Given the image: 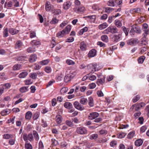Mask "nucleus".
Masks as SVG:
<instances>
[{
  "mask_svg": "<svg viewBox=\"0 0 149 149\" xmlns=\"http://www.w3.org/2000/svg\"><path fill=\"white\" fill-rule=\"evenodd\" d=\"M99 116V114L97 112H93L89 114L88 118V119L90 120L95 119L93 121L98 123L102 120V119L100 118H97Z\"/></svg>",
  "mask_w": 149,
  "mask_h": 149,
  "instance_id": "nucleus-1",
  "label": "nucleus"
},
{
  "mask_svg": "<svg viewBox=\"0 0 149 149\" xmlns=\"http://www.w3.org/2000/svg\"><path fill=\"white\" fill-rule=\"evenodd\" d=\"M97 66L98 65L96 63L90 64L86 66V69L90 72L93 73L96 71L99 70V69L97 68Z\"/></svg>",
  "mask_w": 149,
  "mask_h": 149,
  "instance_id": "nucleus-2",
  "label": "nucleus"
},
{
  "mask_svg": "<svg viewBox=\"0 0 149 149\" xmlns=\"http://www.w3.org/2000/svg\"><path fill=\"white\" fill-rule=\"evenodd\" d=\"M118 30L115 26H110L104 31V33L105 34H108L109 33H117Z\"/></svg>",
  "mask_w": 149,
  "mask_h": 149,
  "instance_id": "nucleus-3",
  "label": "nucleus"
},
{
  "mask_svg": "<svg viewBox=\"0 0 149 149\" xmlns=\"http://www.w3.org/2000/svg\"><path fill=\"white\" fill-rule=\"evenodd\" d=\"M76 132L79 134H85L87 133V130L85 127H80L77 128Z\"/></svg>",
  "mask_w": 149,
  "mask_h": 149,
  "instance_id": "nucleus-4",
  "label": "nucleus"
},
{
  "mask_svg": "<svg viewBox=\"0 0 149 149\" xmlns=\"http://www.w3.org/2000/svg\"><path fill=\"white\" fill-rule=\"evenodd\" d=\"M73 105L76 109L79 111H81L84 109V106L78 101L74 102L73 103Z\"/></svg>",
  "mask_w": 149,
  "mask_h": 149,
  "instance_id": "nucleus-5",
  "label": "nucleus"
},
{
  "mask_svg": "<svg viewBox=\"0 0 149 149\" xmlns=\"http://www.w3.org/2000/svg\"><path fill=\"white\" fill-rule=\"evenodd\" d=\"M141 32V31L139 27H138L132 26L131 29L130 33L131 35H134L135 33H140Z\"/></svg>",
  "mask_w": 149,
  "mask_h": 149,
  "instance_id": "nucleus-6",
  "label": "nucleus"
},
{
  "mask_svg": "<svg viewBox=\"0 0 149 149\" xmlns=\"http://www.w3.org/2000/svg\"><path fill=\"white\" fill-rule=\"evenodd\" d=\"M72 3V2L69 1L64 2L63 5V8L65 10H68L71 7Z\"/></svg>",
  "mask_w": 149,
  "mask_h": 149,
  "instance_id": "nucleus-7",
  "label": "nucleus"
},
{
  "mask_svg": "<svg viewBox=\"0 0 149 149\" xmlns=\"http://www.w3.org/2000/svg\"><path fill=\"white\" fill-rule=\"evenodd\" d=\"M74 11L77 13H83L84 11L85 8L84 6H80L78 8H74Z\"/></svg>",
  "mask_w": 149,
  "mask_h": 149,
  "instance_id": "nucleus-8",
  "label": "nucleus"
},
{
  "mask_svg": "<svg viewBox=\"0 0 149 149\" xmlns=\"http://www.w3.org/2000/svg\"><path fill=\"white\" fill-rule=\"evenodd\" d=\"M137 43V39L134 38L130 39L127 42V43L128 45H136Z\"/></svg>",
  "mask_w": 149,
  "mask_h": 149,
  "instance_id": "nucleus-9",
  "label": "nucleus"
},
{
  "mask_svg": "<svg viewBox=\"0 0 149 149\" xmlns=\"http://www.w3.org/2000/svg\"><path fill=\"white\" fill-rule=\"evenodd\" d=\"M96 50L95 49H93L89 51L88 54V56L90 57H93L96 55Z\"/></svg>",
  "mask_w": 149,
  "mask_h": 149,
  "instance_id": "nucleus-10",
  "label": "nucleus"
},
{
  "mask_svg": "<svg viewBox=\"0 0 149 149\" xmlns=\"http://www.w3.org/2000/svg\"><path fill=\"white\" fill-rule=\"evenodd\" d=\"M37 59L36 55L35 54H31L29 58V61L31 63L33 62L36 61Z\"/></svg>",
  "mask_w": 149,
  "mask_h": 149,
  "instance_id": "nucleus-11",
  "label": "nucleus"
},
{
  "mask_svg": "<svg viewBox=\"0 0 149 149\" xmlns=\"http://www.w3.org/2000/svg\"><path fill=\"white\" fill-rule=\"evenodd\" d=\"M120 34L114 35L112 38V40L114 42H117L120 40Z\"/></svg>",
  "mask_w": 149,
  "mask_h": 149,
  "instance_id": "nucleus-12",
  "label": "nucleus"
},
{
  "mask_svg": "<svg viewBox=\"0 0 149 149\" xmlns=\"http://www.w3.org/2000/svg\"><path fill=\"white\" fill-rule=\"evenodd\" d=\"M3 37L6 38L8 36L9 30L7 27H4L3 29Z\"/></svg>",
  "mask_w": 149,
  "mask_h": 149,
  "instance_id": "nucleus-13",
  "label": "nucleus"
},
{
  "mask_svg": "<svg viewBox=\"0 0 149 149\" xmlns=\"http://www.w3.org/2000/svg\"><path fill=\"white\" fill-rule=\"evenodd\" d=\"M10 113V110L9 109H6L2 111L0 113L1 114L2 116H6Z\"/></svg>",
  "mask_w": 149,
  "mask_h": 149,
  "instance_id": "nucleus-14",
  "label": "nucleus"
},
{
  "mask_svg": "<svg viewBox=\"0 0 149 149\" xmlns=\"http://www.w3.org/2000/svg\"><path fill=\"white\" fill-rule=\"evenodd\" d=\"M143 142V141L141 139H138L135 141V145L136 146H140L142 145Z\"/></svg>",
  "mask_w": 149,
  "mask_h": 149,
  "instance_id": "nucleus-15",
  "label": "nucleus"
},
{
  "mask_svg": "<svg viewBox=\"0 0 149 149\" xmlns=\"http://www.w3.org/2000/svg\"><path fill=\"white\" fill-rule=\"evenodd\" d=\"M86 17L90 19L91 22L94 23L96 19V15H89L86 16Z\"/></svg>",
  "mask_w": 149,
  "mask_h": 149,
  "instance_id": "nucleus-16",
  "label": "nucleus"
},
{
  "mask_svg": "<svg viewBox=\"0 0 149 149\" xmlns=\"http://www.w3.org/2000/svg\"><path fill=\"white\" fill-rule=\"evenodd\" d=\"M56 121L58 124L61 123L63 121L62 117L60 115H57L56 117Z\"/></svg>",
  "mask_w": 149,
  "mask_h": 149,
  "instance_id": "nucleus-17",
  "label": "nucleus"
},
{
  "mask_svg": "<svg viewBox=\"0 0 149 149\" xmlns=\"http://www.w3.org/2000/svg\"><path fill=\"white\" fill-rule=\"evenodd\" d=\"M88 102V100L86 98L83 97H81V98L79 100V102L82 105L86 104Z\"/></svg>",
  "mask_w": 149,
  "mask_h": 149,
  "instance_id": "nucleus-18",
  "label": "nucleus"
},
{
  "mask_svg": "<svg viewBox=\"0 0 149 149\" xmlns=\"http://www.w3.org/2000/svg\"><path fill=\"white\" fill-rule=\"evenodd\" d=\"M80 48L81 50L85 51L86 48V45L85 42L84 41L81 42L80 44Z\"/></svg>",
  "mask_w": 149,
  "mask_h": 149,
  "instance_id": "nucleus-19",
  "label": "nucleus"
},
{
  "mask_svg": "<svg viewBox=\"0 0 149 149\" xmlns=\"http://www.w3.org/2000/svg\"><path fill=\"white\" fill-rule=\"evenodd\" d=\"M66 35L65 33L64 30H62L56 34V36L58 38H62L65 35Z\"/></svg>",
  "mask_w": 149,
  "mask_h": 149,
  "instance_id": "nucleus-20",
  "label": "nucleus"
},
{
  "mask_svg": "<svg viewBox=\"0 0 149 149\" xmlns=\"http://www.w3.org/2000/svg\"><path fill=\"white\" fill-rule=\"evenodd\" d=\"M31 44L33 46V45L35 46L39 45H41V42L39 40H33L31 41Z\"/></svg>",
  "mask_w": 149,
  "mask_h": 149,
  "instance_id": "nucleus-21",
  "label": "nucleus"
},
{
  "mask_svg": "<svg viewBox=\"0 0 149 149\" xmlns=\"http://www.w3.org/2000/svg\"><path fill=\"white\" fill-rule=\"evenodd\" d=\"M9 32L12 35L17 34L19 32L18 30L13 28H10L9 29Z\"/></svg>",
  "mask_w": 149,
  "mask_h": 149,
  "instance_id": "nucleus-22",
  "label": "nucleus"
},
{
  "mask_svg": "<svg viewBox=\"0 0 149 149\" xmlns=\"http://www.w3.org/2000/svg\"><path fill=\"white\" fill-rule=\"evenodd\" d=\"M28 74V73L26 71H24L21 72L18 75L20 78H24Z\"/></svg>",
  "mask_w": 149,
  "mask_h": 149,
  "instance_id": "nucleus-23",
  "label": "nucleus"
},
{
  "mask_svg": "<svg viewBox=\"0 0 149 149\" xmlns=\"http://www.w3.org/2000/svg\"><path fill=\"white\" fill-rule=\"evenodd\" d=\"M64 107L66 109H70L73 108L72 104L70 102H67L64 104Z\"/></svg>",
  "mask_w": 149,
  "mask_h": 149,
  "instance_id": "nucleus-24",
  "label": "nucleus"
},
{
  "mask_svg": "<svg viewBox=\"0 0 149 149\" xmlns=\"http://www.w3.org/2000/svg\"><path fill=\"white\" fill-rule=\"evenodd\" d=\"M71 27L70 25H68L64 29H63L64 30L65 33L67 34H68L70 32L71 30Z\"/></svg>",
  "mask_w": 149,
  "mask_h": 149,
  "instance_id": "nucleus-25",
  "label": "nucleus"
},
{
  "mask_svg": "<svg viewBox=\"0 0 149 149\" xmlns=\"http://www.w3.org/2000/svg\"><path fill=\"white\" fill-rule=\"evenodd\" d=\"M141 11V9L139 8H136L131 9L130 12L132 13H139Z\"/></svg>",
  "mask_w": 149,
  "mask_h": 149,
  "instance_id": "nucleus-26",
  "label": "nucleus"
},
{
  "mask_svg": "<svg viewBox=\"0 0 149 149\" xmlns=\"http://www.w3.org/2000/svg\"><path fill=\"white\" fill-rule=\"evenodd\" d=\"M88 104L91 107H92L94 106V101L92 97H90L88 98Z\"/></svg>",
  "mask_w": 149,
  "mask_h": 149,
  "instance_id": "nucleus-27",
  "label": "nucleus"
},
{
  "mask_svg": "<svg viewBox=\"0 0 149 149\" xmlns=\"http://www.w3.org/2000/svg\"><path fill=\"white\" fill-rule=\"evenodd\" d=\"M36 51V49L35 47L32 46V47L28 48L27 51L29 53H31L35 52Z\"/></svg>",
  "mask_w": 149,
  "mask_h": 149,
  "instance_id": "nucleus-28",
  "label": "nucleus"
},
{
  "mask_svg": "<svg viewBox=\"0 0 149 149\" xmlns=\"http://www.w3.org/2000/svg\"><path fill=\"white\" fill-rule=\"evenodd\" d=\"M32 113L31 111H28L25 115V118L26 120H30L31 118Z\"/></svg>",
  "mask_w": 149,
  "mask_h": 149,
  "instance_id": "nucleus-29",
  "label": "nucleus"
},
{
  "mask_svg": "<svg viewBox=\"0 0 149 149\" xmlns=\"http://www.w3.org/2000/svg\"><path fill=\"white\" fill-rule=\"evenodd\" d=\"M50 3L49 1H47L45 4V9L46 11H49L51 9Z\"/></svg>",
  "mask_w": 149,
  "mask_h": 149,
  "instance_id": "nucleus-30",
  "label": "nucleus"
},
{
  "mask_svg": "<svg viewBox=\"0 0 149 149\" xmlns=\"http://www.w3.org/2000/svg\"><path fill=\"white\" fill-rule=\"evenodd\" d=\"M108 26V25L106 23H103L99 26V29L100 30H102L107 27Z\"/></svg>",
  "mask_w": 149,
  "mask_h": 149,
  "instance_id": "nucleus-31",
  "label": "nucleus"
},
{
  "mask_svg": "<svg viewBox=\"0 0 149 149\" xmlns=\"http://www.w3.org/2000/svg\"><path fill=\"white\" fill-rule=\"evenodd\" d=\"M114 10L113 8H112L109 7H107L104 8V12L109 14L111 13L112 11Z\"/></svg>",
  "mask_w": 149,
  "mask_h": 149,
  "instance_id": "nucleus-32",
  "label": "nucleus"
},
{
  "mask_svg": "<svg viewBox=\"0 0 149 149\" xmlns=\"http://www.w3.org/2000/svg\"><path fill=\"white\" fill-rule=\"evenodd\" d=\"M22 46V43L20 41H17L15 45V47L16 49H19Z\"/></svg>",
  "mask_w": 149,
  "mask_h": 149,
  "instance_id": "nucleus-33",
  "label": "nucleus"
},
{
  "mask_svg": "<svg viewBox=\"0 0 149 149\" xmlns=\"http://www.w3.org/2000/svg\"><path fill=\"white\" fill-rule=\"evenodd\" d=\"M135 134V131H132L130 132L127 135V138L129 139L132 138L134 136Z\"/></svg>",
  "mask_w": 149,
  "mask_h": 149,
  "instance_id": "nucleus-34",
  "label": "nucleus"
},
{
  "mask_svg": "<svg viewBox=\"0 0 149 149\" xmlns=\"http://www.w3.org/2000/svg\"><path fill=\"white\" fill-rule=\"evenodd\" d=\"M3 138L5 139H8L13 137V135L8 134H5L3 135Z\"/></svg>",
  "mask_w": 149,
  "mask_h": 149,
  "instance_id": "nucleus-35",
  "label": "nucleus"
},
{
  "mask_svg": "<svg viewBox=\"0 0 149 149\" xmlns=\"http://www.w3.org/2000/svg\"><path fill=\"white\" fill-rule=\"evenodd\" d=\"M88 30V28L87 27H85L80 30L79 33L80 35H82L84 33L87 31Z\"/></svg>",
  "mask_w": 149,
  "mask_h": 149,
  "instance_id": "nucleus-36",
  "label": "nucleus"
},
{
  "mask_svg": "<svg viewBox=\"0 0 149 149\" xmlns=\"http://www.w3.org/2000/svg\"><path fill=\"white\" fill-rule=\"evenodd\" d=\"M21 68V65L20 64H16L14 65L13 69L14 70H20Z\"/></svg>",
  "mask_w": 149,
  "mask_h": 149,
  "instance_id": "nucleus-37",
  "label": "nucleus"
},
{
  "mask_svg": "<svg viewBox=\"0 0 149 149\" xmlns=\"http://www.w3.org/2000/svg\"><path fill=\"white\" fill-rule=\"evenodd\" d=\"M101 38L102 40L105 42H107L108 41V36L106 35H103L101 36Z\"/></svg>",
  "mask_w": 149,
  "mask_h": 149,
  "instance_id": "nucleus-38",
  "label": "nucleus"
},
{
  "mask_svg": "<svg viewBox=\"0 0 149 149\" xmlns=\"http://www.w3.org/2000/svg\"><path fill=\"white\" fill-rule=\"evenodd\" d=\"M28 88L27 86L22 87L20 89V91L22 93L26 92L28 91Z\"/></svg>",
  "mask_w": 149,
  "mask_h": 149,
  "instance_id": "nucleus-39",
  "label": "nucleus"
},
{
  "mask_svg": "<svg viewBox=\"0 0 149 149\" xmlns=\"http://www.w3.org/2000/svg\"><path fill=\"white\" fill-rule=\"evenodd\" d=\"M145 58L146 57L144 56H140L138 58V63H142L143 62Z\"/></svg>",
  "mask_w": 149,
  "mask_h": 149,
  "instance_id": "nucleus-40",
  "label": "nucleus"
},
{
  "mask_svg": "<svg viewBox=\"0 0 149 149\" xmlns=\"http://www.w3.org/2000/svg\"><path fill=\"white\" fill-rule=\"evenodd\" d=\"M115 0H109L107 3V5L108 6L113 7L115 6Z\"/></svg>",
  "mask_w": 149,
  "mask_h": 149,
  "instance_id": "nucleus-41",
  "label": "nucleus"
},
{
  "mask_svg": "<svg viewBox=\"0 0 149 149\" xmlns=\"http://www.w3.org/2000/svg\"><path fill=\"white\" fill-rule=\"evenodd\" d=\"M49 59H46L41 61L40 62V64L42 65L47 64L49 62Z\"/></svg>",
  "mask_w": 149,
  "mask_h": 149,
  "instance_id": "nucleus-42",
  "label": "nucleus"
},
{
  "mask_svg": "<svg viewBox=\"0 0 149 149\" xmlns=\"http://www.w3.org/2000/svg\"><path fill=\"white\" fill-rule=\"evenodd\" d=\"M105 80L103 79H100L97 80L96 83L98 85H101L104 84Z\"/></svg>",
  "mask_w": 149,
  "mask_h": 149,
  "instance_id": "nucleus-43",
  "label": "nucleus"
},
{
  "mask_svg": "<svg viewBox=\"0 0 149 149\" xmlns=\"http://www.w3.org/2000/svg\"><path fill=\"white\" fill-rule=\"evenodd\" d=\"M141 45H146L148 44L146 38L143 37L141 39Z\"/></svg>",
  "mask_w": 149,
  "mask_h": 149,
  "instance_id": "nucleus-44",
  "label": "nucleus"
},
{
  "mask_svg": "<svg viewBox=\"0 0 149 149\" xmlns=\"http://www.w3.org/2000/svg\"><path fill=\"white\" fill-rule=\"evenodd\" d=\"M126 134L124 132H120L117 134V136L118 138L122 139L124 138L126 136Z\"/></svg>",
  "mask_w": 149,
  "mask_h": 149,
  "instance_id": "nucleus-45",
  "label": "nucleus"
},
{
  "mask_svg": "<svg viewBox=\"0 0 149 149\" xmlns=\"http://www.w3.org/2000/svg\"><path fill=\"white\" fill-rule=\"evenodd\" d=\"M30 77L33 79H35L37 78V74L35 72L31 73L29 74Z\"/></svg>",
  "mask_w": 149,
  "mask_h": 149,
  "instance_id": "nucleus-46",
  "label": "nucleus"
},
{
  "mask_svg": "<svg viewBox=\"0 0 149 149\" xmlns=\"http://www.w3.org/2000/svg\"><path fill=\"white\" fill-rule=\"evenodd\" d=\"M140 98V96L139 95H137L134 97L132 99V101L134 102H136L139 100Z\"/></svg>",
  "mask_w": 149,
  "mask_h": 149,
  "instance_id": "nucleus-47",
  "label": "nucleus"
},
{
  "mask_svg": "<svg viewBox=\"0 0 149 149\" xmlns=\"http://www.w3.org/2000/svg\"><path fill=\"white\" fill-rule=\"evenodd\" d=\"M33 134L35 139L37 141L39 139V137L37 132L36 131H33Z\"/></svg>",
  "mask_w": 149,
  "mask_h": 149,
  "instance_id": "nucleus-48",
  "label": "nucleus"
},
{
  "mask_svg": "<svg viewBox=\"0 0 149 149\" xmlns=\"http://www.w3.org/2000/svg\"><path fill=\"white\" fill-rule=\"evenodd\" d=\"M123 30L125 33L126 36H127L128 34V32L129 31V29H128L125 26H123L122 27Z\"/></svg>",
  "mask_w": 149,
  "mask_h": 149,
  "instance_id": "nucleus-49",
  "label": "nucleus"
},
{
  "mask_svg": "<svg viewBox=\"0 0 149 149\" xmlns=\"http://www.w3.org/2000/svg\"><path fill=\"white\" fill-rule=\"evenodd\" d=\"M29 36L31 38H33L36 37V32L35 31H31L30 32Z\"/></svg>",
  "mask_w": 149,
  "mask_h": 149,
  "instance_id": "nucleus-50",
  "label": "nucleus"
},
{
  "mask_svg": "<svg viewBox=\"0 0 149 149\" xmlns=\"http://www.w3.org/2000/svg\"><path fill=\"white\" fill-rule=\"evenodd\" d=\"M58 22V20L56 17H53L52 20L50 21V23L52 24H54L57 23Z\"/></svg>",
  "mask_w": 149,
  "mask_h": 149,
  "instance_id": "nucleus-51",
  "label": "nucleus"
},
{
  "mask_svg": "<svg viewBox=\"0 0 149 149\" xmlns=\"http://www.w3.org/2000/svg\"><path fill=\"white\" fill-rule=\"evenodd\" d=\"M66 63L69 65H74L75 64L74 61L70 59H67L66 61Z\"/></svg>",
  "mask_w": 149,
  "mask_h": 149,
  "instance_id": "nucleus-52",
  "label": "nucleus"
},
{
  "mask_svg": "<svg viewBox=\"0 0 149 149\" xmlns=\"http://www.w3.org/2000/svg\"><path fill=\"white\" fill-rule=\"evenodd\" d=\"M11 86V85L9 83H6L4 84L2 88H3V90L5 89H8L10 88Z\"/></svg>",
  "mask_w": 149,
  "mask_h": 149,
  "instance_id": "nucleus-53",
  "label": "nucleus"
},
{
  "mask_svg": "<svg viewBox=\"0 0 149 149\" xmlns=\"http://www.w3.org/2000/svg\"><path fill=\"white\" fill-rule=\"evenodd\" d=\"M40 113L38 112H36L33 115V120H35L37 119L39 117Z\"/></svg>",
  "mask_w": 149,
  "mask_h": 149,
  "instance_id": "nucleus-54",
  "label": "nucleus"
},
{
  "mask_svg": "<svg viewBox=\"0 0 149 149\" xmlns=\"http://www.w3.org/2000/svg\"><path fill=\"white\" fill-rule=\"evenodd\" d=\"M68 90V88L67 87H64L62 88L60 92L61 94H64L67 92Z\"/></svg>",
  "mask_w": 149,
  "mask_h": 149,
  "instance_id": "nucleus-55",
  "label": "nucleus"
},
{
  "mask_svg": "<svg viewBox=\"0 0 149 149\" xmlns=\"http://www.w3.org/2000/svg\"><path fill=\"white\" fill-rule=\"evenodd\" d=\"M26 149H32V147L30 143H26L25 145Z\"/></svg>",
  "mask_w": 149,
  "mask_h": 149,
  "instance_id": "nucleus-56",
  "label": "nucleus"
},
{
  "mask_svg": "<svg viewBox=\"0 0 149 149\" xmlns=\"http://www.w3.org/2000/svg\"><path fill=\"white\" fill-rule=\"evenodd\" d=\"M24 82L26 85H28L31 84L33 83V81L31 79H28L25 80Z\"/></svg>",
  "mask_w": 149,
  "mask_h": 149,
  "instance_id": "nucleus-57",
  "label": "nucleus"
},
{
  "mask_svg": "<svg viewBox=\"0 0 149 149\" xmlns=\"http://www.w3.org/2000/svg\"><path fill=\"white\" fill-rule=\"evenodd\" d=\"M98 135L97 134H92L90 136V139H95L98 138Z\"/></svg>",
  "mask_w": 149,
  "mask_h": 149,
  "instance_id": "nucleus-58",
  "label": "nucleus"
},
{
  "mask_svg": "<svg viewBox=\"0 0 149 149\" xmlns=\"http://www.w3.org/2000/svg\"><path fill=\"white\" fill-rule=\"evenodd\" d=\"M115 21L116 25L117 27H119L121 26V23L118 20H116Z\"/></svg>",
  "mask_w": 149,
  "mask_h": 149,
  "instance_id": "nucleus-59",
  "label": "nucleus"
},
{
  "mask_svg": "<svg viewBox=\"0 0 149 149\" xmlns=\"http://www.w3.org/2000/svg\"><path fill=\"white\" fill-rule=\"evenodd\" d=\"M66 124L70 127H72L73 126V124L69 120H67L66 121Z\"/></svg>",
  "mask_w": 149,
  "mask_h": 149,
  "instance_id": "nucleus-60",
  "label": "nucleus"
},
{
  "mask_svg": "<svg viewBox=\"0 0 149 149\" xmlns=\"http://www.w3.org/2000/svg\"><path fill=\"white\" fill-rule=\"evenodd\" d=\"M52 71V69L50 67L47 66L45 68V71L47 73H50Z\"/></svg>",
  "mask_w": 149,
  "mask_h": 149,
  "instance_id": "nucleus-61",
  "label": "nucleus"
},
{
  "mask_svg": "<svg viewBox=\"0 0 149 149\" xmlns=\"http://www.w3.org/2000/svg\"><path fill=\"white\" fill-rule=\"evenodd\" d=\"M55 14L56 15H58L61 13V10L60 9L55 10L54 11Z\"/></svg>",
  "mask_w": 149,
  "mask_h": 149,
  "instance_id": "nucleus-62",
  "label": "nucleus"
},
{
  "mask_svg": "<svg viewBox=\"0 0 149 149\" xmlns=\"http://www.w3.org/2000/svg\"><path fill=\"white\" fill-rule=\"evenodd\" d=\"M144 33L143 34V37L145 38H146L147 35L148 34V33L149 32V30L148 29L143 30Z\"/></svg>",
  "mask_w": 149,
  "mask_h": 149,
  "instance_id": "nucleus-63",
  "label": "nucleus"
},
{
  "mask_svg": "<svg viewBox=\"0 0 149 149\" xmlns=\"http://www.w3.org/2000/svg\"><path fill=\"white\" fill-rule=\"evenodd\" d=\"M39 149H44V146L42 142L40 141L39 143Z\"/></svg>",
  "mask_w": 149,
  "mask_h": 149,
  "instance_id": "nucleus-64",
  "label": "nucleus"
}]
</instances>
